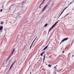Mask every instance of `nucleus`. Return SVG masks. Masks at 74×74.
I'll use <instances>...</instances> for the list:
<instances>
[{"mask_svg":"<svg viewBox=\"0 0 74 74\" xmlns=\"http://www.w3.org/2000/svg\"><path fill=\"white\" fill-rule=\"evenodd\" d=\"M51 1V0H50L47 3V4L44 7V8L42 9V12H43V11H44L45 9H46V8H47V7H48V6L49 5V4Z\"/></svg>","mask_w":74,"mask_h":74,"instance_id":"1","label":"nucleus"},{"mask_svg":"<svg viewBox=\"0 0 74 74\" xmlns=\"http://www.w3.org/2000/svg\"><path fill=\"white\" fill-rule=\"evenodd\" d=\"M59 20H58L57 22H56L55 23L52 25L51 27V28H52V29H53V27H54L55 26V25H56L58 23V22H59Z\"/></svg>","mask_w":74,"mask_h":74,"instance_id":"2","label":"nucleus"},{"mask_svg":"<svg viewBox=\"0 0 74 74\" xmlns=\"http://www.w3.org/2000/svg\"><path fill=\"white\" fill-rule=\"evenodd\" d=\"M68 39L69 38H64L63 40H62L60 44L61 43H62V42H64V41H66V40H67V39Z\"/></svg>","mask_w":74,"mask_h":74,"instance_id":"3","label":"nucleus"},{"mask_svg":"<svg viewBox=\"0 0 74 74\" xmlns=\"http://www.w3.org/2000/svg\"><path fill=\"white\" fill-rule=\"evenodd\" d=\"M68 39L69 38H64L63 40H62L60 44L61 43H62V42H64V41H66V40H67V39Z\"/></svg>","mask_w":74,"mask_h":74,"instance_id":"4","label":"nucleus"},{"mask_svg":"<svg viewBox=\"0 0 74 74\" xmlns=\"http://www.w3.org/2000/svg\"><path fill=\"white\" fill-rule=\"evenodd\" d=\"M3 27L2 26H0V30H1L3 29Z\"/></svg>","mask_w":74,"mask_h":74,"instance_id":"5","label":"nucleus"},{"mask_svg":"<svg viewBox=\"0 0 74 74\" xmlns=\"http://www.w3.org/2000/svg\"><path fill=\"white\" fill-rule=\"evenodd\" d=\"M45 53V51L43 52L40 55L42 56V55H44V54Z\"/></svg>","mask_w":74,"mask_h":74,"instance_id":"6","label":"nucleus"},{"mask_svg":"<svg viewBox=\"0 0 74 74\" xmlns=\"http://www.w3.org/2000/svg\"><path fill=\"white\" fill-rule=\"evenodd\" d=\"M45 1V0H43L42 2V3L40 5V6L42 4V3H44V1Z\"/></svg>","mask_w":74,"mask_h":74,"instance_id":"7","label":"nucleus"},{"mask_svg":"<svg viewBox=\"0 0 74 74\" xmlns=\"http://www.w3.org/2000/svg\"><path fill=\"white\" fill-rule=\"evenodd\" d=\"M47 48H48V45L46 47H45L43 49V50H45V49H47Z\"/></svg>","mask_w":74,"mask_h":74,"instance_id":"8","label":"nucleus"},{"mask_svg":"<svg viewBox=\"0 0 74 74\" xmlns=\"http://www.w3.org/2000/svg\"><path fill=\"white\" fill-rule=\"evenodd\" d=\"M13 53L14 52H13L12 51V53H11V54H10V55L9 56L10 58V57H11V55H12L13 54Z\"/></svg>","mask_w":74,"mask_h":74,"instance_id":"9","label":"nucleus"},{"mask_svg":"<svg viewBox=\"0 0 74 74\" xmlns=\"http://www.w3.org/2000/svg\"><path fill=\"white\" fill-rule=\"evenodd\" d=\"M45 55L44 56V58H43V61H44V60H45Z\"/></svg>","mask_w":74,"mask_h":74,"instance_id":"10","label":"nucleus"},{"mask_svg":"<svg viewBox=\"0 0 74 74\" xmlns=\"http://www.w3.org/2000/svg\"><path fill=\"white\" fill-rule=\"evenodd\" d=\"M51 66H52V65H50V64H49L48 65V66H49V67H51Z\"/></svg>","mask_w":74,"mask_h":74,"instance_id":"11","label":"nucleus"},{"mask_svg":"<svg viewBox=\"0 0 74 74\" xmlns=\"http://www.w3.org/2000/svg\"><path fill=\"white\" fill-rule=\"evenodd\" d=\"M63 12H64V10H63L62 12L61 13L60 15V16H59V17H58V18H59V17H60V15H62V14H63Z\"/></svg>","mask_w":74,"mask_h":74,"instance_id":"12","label":"nucleus"},{"mask_svg":"<svg viewBox=\"0 0 74 74\" xmlns=\"http://www.w3.org/2000/svg\"><path fill=\"white\" fill-rule=\"evenodd\" d=\"M56 67H57V66H56L54 68V70H56Z\"/></svg>","mask_w":74,"mask_h":74,"instance_id":"13","label":"nucleus"},{"mask_svg":"<svg viewBox=\"0 0 74 74\" xmlns=\"http://www.w3.org/2000/svg\"><path fill=\"white\" fill-rule=\"evenodd\" d=\"M47 25H48V24L47 23L45 25V27H47Z\"/></svg>","mask_w":74,"mask_h":74,"instance_id":"14","label":"nucleus"},{"mask_svg":"<svg viewBox=\"0 0 74 74\" xmlns=\"http://www.w3.org/2000/svg\"><path fill=\"white\" fill-rule=\"evenodd\" d=\"M12 66H13V65H11V66L10 67V69H11V68H12Z\"/></svg>","mask_w":74,"mask_h":74,"instance_id":"15","label":"nucleus"},{"mask_svg":"<svg viewBox=\"0 0 74 74\" xmlns=\"http://www.w3.org/2000/svg\"><path fill=\"white\" fill-rule=\"evenodd\" d=\"M69 15V14H67L66 15L64 16V18H65V17H66V16L67 15Z\"/></svg>","mask_w":74,"mask_h":74,"instance_id":"16","label":"nucleus"},{"mask_svg":"<svg viewBox=\"0 0 74 74\" xmlns=\"http://www.w3.org/2000/svg\"><path fill=\"white\" fill-rule=\"evenodd\" d=\"M32 45H33L32 44L31 45V46L30 47V49L32 48Z\"/></svg>","mask_w":74,"mask_h":74,"instance_id":"17","label":"nucleus"},{"mask_svg":"<svg viewBox=\"0 0 74 74\" xmlns=\"http://www.w3.org/2000/svg\"><path fill=\"white\" fill-rule=\"evenodd\" d=\"M0 11L1 12H2V11H3V9H1L0 10Z\"/></svg>","mask_w":74,"mask_h":74,"instance_id":"18","label":"nucleus"},{"mask_svg":"<svg viewBox=\"0 0 74 74\" xmlns=\"http://www.w3.org/2000/svg\"><path fill=\"white\" fill-rule=\"evenodd\" d=\"M3 23H3V22H1V25H2V24H3Z\"/></svg>","mask_w":74,"mask_h":74,"instance_id":"19","label":"nucleus"},{"mask_svg":"<svg viewBox=\"0 0 74 74\" xmlns=\"http://www.w3.org/2000/svg\"><path fill=\"white\" fill-rule=\"evenodd\" d=\"M14 51H15V50L14 49H13V50L12 51V52H14Z\"/></svg>","mask_w":74,"mask_h":74,"instance_id":"20","label":"nucleus"},{"mask_svg":"<svg viewBox=\"0 0 74 74\" xmlns=\"http://www.w3.org/2000/svg\"><path fill=\"white\" fill-rule=\"evenodd\" d=\"M14 62L12 64V66H13V65H14Z\"/></svg>","mask_w":74,"mask_h":74,"instance_id":"21","label":"nucleus"},{"mask_svg":"<svg viewBox=\"0 0 74 74\" xmlns=\"http://www.w3.org/2000/svg\"><path fill=\"white\" fill-rule=\"evenodd\" d=\"M50 30H51V29H49V32H50Z\"/></svg>","mask_w":74,"mask_h":74,"instance_id":"22","label":"nucleus"},{"mask_svg":"<svg viewBox=\"0 0 74 74\" xmlns=\"http://www.w3.org/2000/svg\"><path fill=\"white\" fill-rule=\"evenodd\" d=\"M68 8V6H66L65 8L66 9V8Z\"/></svg>","mask_w":74,"mask_h":74,"instance_id":"23","label":"nucleus"},{"mask_svg":"<svg viewBox=\"0 0 74 74\" xmlns=\"http://www.w3.org/2000/svg\"><path fill=\"white\" fill-rule=\"evenodd\" d=\"M52 28L51 27L50 29L51 30V29H52Z\"/></svg>","mask_w":74,"mask_h":74,"instance_id":"24","label":"nucleus"},{"mask_svg":"<svg viewBox=\"0 0 74 74\" xmlns=\"http://www.w3.org/2000/svg\"><path fill=\"white\" fill-rule=\"evenodd\" d=\"M34 42V41H33V42H32V45H33V43Z\"/></svg>","mask_w":74,"mask_h":74,"instance_id":"25","label":"nucleus"},{"mask_svg":"<svg viewBox=\"0 0 74 74\" xmlns=\"http://www.w3.org/2000/svg\"><path fill=\"white\" fill-rule=\"evenodd\" d=\"M36 39V38L33 41L34 42V41H35V40Z\"/></svg>","mask_w":74,"mask_h":74,"instance_id":"26","label":"nucleus"},{"mask_svg":"<svg viewBox=\"0 0 74 74\" xmlns=\"http://www.w3.org/2000/svg\"><path fill=\"white\" fill-rule=\"evenodd\" d=\"M64 51H62V53H64Z\"/></svg>","mask_w":74,"mask_h":74,"instance_id":"27","label":"nucleus"},{"mask_svg":"<svg viewBox=\"0 0 74 74\" xmlns=\"http://www.w3.org/2000/svg\"><path fill=\"white\" fill-rule=\"evenodd\" d=\"M66 9L65 8L64 9V10H63V11H64V10H65Z\"/></svg>","mask_w":74,"mask_h":74,"instance_id":"28","label":"nucleus"},{"mask_svg":"<svg viewBox=\"0 0 74 74\" xmlns=\"http://www.w3.org/2000/svg\"><path fill=\"white\" fill-rule=\"evenodd\" d=\"M24 1H23V2H22L23 3H25V2H24Z\"/></svg>","mask_w":74,"mask_h":74,"instance_id":"29","label":"nucleus"},{"mask_svg":"<svg viewBox=\"0 0 74 74\" xmlns=\"http://www.w3.org/2000/svg\"><path fill=\"white\" fill-rule=\"evenodd\" d=\"M71 3H72L71 2L69 4V5L71 4Z\"/></svg>","mask_w":74,"mask_h":74,"instance_id":"30","label":"nucleus"},{"mask_svg":"<svg viewBox=\"0 0 74 74\" xmlns=\"http://www.w3.org/2000/svg\"><path fill=\"white\" fill-rule=\"evenodd\" d=\"M39 8H41V6H40Z\"/></svg>","mask_w":74,"mask_h":74,"instance_id":"31","label":"nucleus"},{"mask_svg":"<svg viewBox=\"0 0 74 74\" xmlns=\"http://www.w3.org/2000/svg\"><path fill=\"white\" fill-rule=\"evenodd\" d=\"M16 61V60H15L14 61V63H15V61Z\"/></svg>","mask_w":74,"mask_h":74,"instance_id":"32","label":"nucleus"},{"mask_svg":"<svg viewBox=\"0 0 74 74\" xmlns=\"http://www.w3.org/2000/svg\"><path fill=\"white\" fill-rule=\"evenodd\" d=\"M16 61V60H15L14 61V63H15V61Z\"/></svg>","mask_w":74,"mask_h":74,"instance_id":"33","label":"nucleus"},{"mask_svg":"<svg viewBox=\"0 0 74 74\" xmlns=\"http://www.w3.org/2000/svg\"><path fill=\"white\" fill-rule=\"evenodd\" d=\"M71 3H73V2H72Z\"/></svg>","mask_w":74,"mask_h":74,"instance_id":"34","label":"nucleus"},{"mask_svg":"<svg viewBox=\"0 0 74 74\" xmlns=\"http://www.w3.org/2000/svg\"><path fill=\"white\" fill-rule=\"evenodd\" d=\"M73 56H74V55H72V57H73Z\"/></svg>","mask_w":74,"mask_h":74,"instance_id":"35","label":"nucleus"},{"mask_svg":"<svg viewBox=\"0 0 74 74\" xmlns=\"http://www.w3.org/2000/svg\"><path fill=\"white\" fill-rule=\"evenodd\" d=\"M55 74H56V73H55Z\"/></svg>","mask_w":74,"mask_h":74,"instance_id":"36","label":"nucleus"},{"mask_svg":"<svg viewBox=\"0 0 74 74\" xmlns=\"http://www.w3.org/2000/svg\"><path fill=\"white\" fill-rule=\"evenodd\" d=\"M1 32H2V30H1Z\"/></svg>","mask_w":74,"mask_h":74,"instance_id":"37","label":"nucleus"},{"mask_svg":"<svg viewBox=\"0 0 74 74\" xmlns=\"http://www.w3.org/2000/svg\"><path fill=\"white\" fill-rule=\"evenodd\" d=\"M5 2H4L3 3H5Z\"/></svg>","mask_w":74,"mask_h":74,"instance_id":"38","label":"nucleus"},{"mask_svg":"<svg viewBox=\"0 0 74 74\" xmlns=\"http://www.w3.org/2000/svg\"><path fill=\"white\" fill-rule=\"evenodd\" d=\"M42 67H43V66H42Z\"/></svg>","mask_w":74,"mask_h":74,"instance_id":"39","label":"nucleus"},{"mask_svg":"<svg viewBox=\"0 0 74 74\" xmlns=\"http://www.w3.org/2000/svg\"><path fill=\"white\" fill-rule=\"evenodd\" d=\"M30 73H31V72H30Z\"/></svg>","mask_w":74,"mask_h":74,"instance_id":"40","label":"nucleus"}]
</instances>
